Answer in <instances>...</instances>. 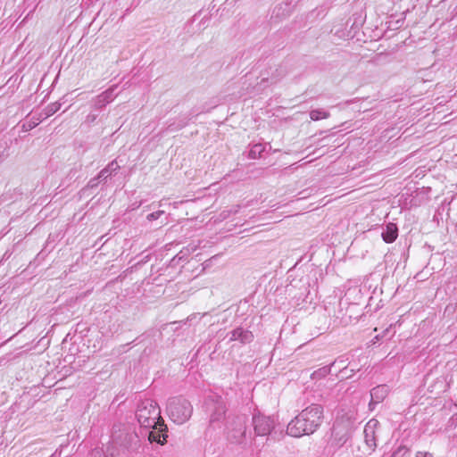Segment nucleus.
Listing matches in <instances>:
<instances>
[{"label":"nucleus","mask_w":457,"mask_h":457,"mask_svg":"<svg viewBox=\"0 0 457 457\" xmlns=\"http://www.w3.org/2000/svg\"><path fill=\"white\" fill-rule=\"evenodd\" d=\"M174 125H175L174 123H170V124L169 125V128L173 127Z\"/></svg>","instance_id":"nucleus-28"},{"label":"nucleus","mask_w":457,"mask_h":457,"mask_svg":"<svg viewBox=\"0 0 457 457\" xmlns=\"http://www.w3.org/2000/svg\"><path fill=\"white\" fill-rule=\"evenodd\" d=\"M409 453V450L404 446H400L395 451L391 457H403Z\"/></svg>","instance_id":"nucleus-19"},{"label":"nucleus","mask_w":457,"mask_h":457,"mask_svg":"<svg viewBox=\"0 0 457 457\" xmlns=\"http://www.w3.org/2000/svg\"><path fill=\"white\" fill-rule=\"evenodd\" d=\"M119 169L120 166L118 165L117 162L112 161L99 172V178H102V179H106L113 172H116Z\"/></svg>","instance_id":"nucleus-14"},{"label":"nucleus","mask_w":457,"mask_h":457,"mask_svg":"<svg viewBox=\"0 0 457 457\" xmlns=\"http://www.w3.org/2000/svg\"><path fill=\"white\" fill-rule=\"evenodd\" d=\"M382 238L387 243H393L398 237V228L395 223L386 224V228L382 231Z\"/></svg>","instance_id":"nucleus-13"},{"label":"nucleus","mask_w":457,"mask_h":457,"mask_svg":"<svg viewBox=\"0 0 457 457\" xmlns=\"http://www.w3.org/2000/svg\"><path fill=\"white\" fill-rule=\"evenodd\" d=\"M136 418L140 427L145 428H156V426L163 421L158 403L152 399H145L138 403Z\"/></svg>","instance_id":"nucleus-2"},{"label":"nucleus","mask_w":457,"mask_h":457,"mask_svg":"<svg viewBox=\"0 0 457 457\" xmlns=\"http://www.w3.org/2000/svg\"><path fill=\"white\" fill-rule=\"evenodd\" d=\"M253 425L255 435L264 436L271 433L276 423L272 417L258 413L253 416Z\"/></svg>","instance_id":"nucleus-6"},{"label":"nucleus","mask_w":457,"mask_h":457,"mask_svg":"<svg viewBox=\"0 0 457 457\" xmlns=\"http://www.w3.org/2000/svg\"><path fill=\"white\" fill-rule=\"evenodd\" d=\"M90 457H106L104 453L100 449H94L90 453Z\"/></svg>","instance_id":"nucleus-24"},{"label":"nucleus","mask_w":457,"mask_h":457,"mask_svg":"<svg viewBox=\"0 0 457 457\" xmlns=\"http://www.w3.org/2000/svg\"><path fill=\"white\" fill-rule=\"evenodd\" d=\"M350 437V432L345 427L335 424L332 428V444L337 447L343 446Z\"/></svg>","instance_id":"nucleus-7"},{"label":"nucleus","mask_w":457,"mask_h":457,"mask_svg":"<svg viewBox=\"0 0 457 457\" xmlns=\"http://www.w3.org/2000/svg\"><path fill=\"white\" fill-rule=\"evenodd\" d=\"M61 105L62 104L58 102L50 104L42 111L39 116L41 119L45 120L58 112L61 108Z\"/></svg>","instance_id":"nucleus-15"},{"label":"nucleus","mask_w":457,"mask_h":457,"mask_svg":"<svg viewBox=\"0 0 457 457\" xmlns=\"http://www.w3.org/2000/svg\"><path fill=\"white\" fill-rule=\"evenodd\" d=\"M416 457H433V455L427 452H418Z\"/></svg>","instance_id":"nucleus-26"},{"label":"nucleus","mask_w":457,"mask_h":457,"mask_svg":"<svg viewBox=\"0 0 457 457\" xmlns=\"http://www.w3.org/2000/svg\"><path fill=\"white\" fill-rule=\"evenodd\" d=\"M247 416L229 413L225 423L227 439L232 444H242L246 436Z\"/></svg>","instance_id":"nucleus-4"},{"label":"nucleus","mask_w":457,"mask_h":457,"mask_svg":"<svg viewBox=\"0 0 457 457\" xmlns=\"http://www.w3.org/2000/svg\"><path fill=\"white\" fill-rule=\"evenodd\" d=\"M116 87H117L116 85L112 86V87H109L107 90H105L104 92L98 95L96 97H95L93 99L94 108L102 109L106 104L112 102L114 100V98L116 97V95L114 94Z\"/></svg>","instance_id":"nucleus-9"},{"label":"nucleus","mask_w":457,"mask_h":457,"mask_svg":"<svg viewBox=\"0 0 457 457\" xmlns=\"http://www.w3.org/2000/svg\"><path fill=\"white\" fill-rule=\"evenodd\" d=\"M378 425V420H370L366 426L364 427L363 434H364V441L367 446L373 450L377 446L376 444V431L375 428Z\"/></svg>","instance_id":"nucleus-10"},{"label":"nucleus","mask_w":457,"mask_h":457,"mask_svg":"<svg viewBox=\"0 0 457 457\" xmlns=\"http://www.w3.org/2000/svg\"><path fill=\"white\" fill-rule=\"evenodd\" d=\"M263 151L264 146L262 144H255L249 152V157L253 159L260 157Z\"/></svg>","instance_id":"nucleus-17"},{"label":"nucleus","mask_w":457,"mask_h":457,"mask_svg":"<svg viewBox=\"0 0 457 457\" xmlns=\"http://www.w3.org/2000/svg\"><path fill=\"white\" fill-rule=\"evenodd\" d=\"M387 391V387L385 385H380L372 388L370 391L371 401L370 403V406L382 402L386 396Z\"/></svg>","instance_id":"nucleus-12"},{"label":"nucleus","mask_w":457,"mask_h":457,"mask_svg":"<svg viewBox=\"0 0 457 457\" xmlns=\"http://www.w3.org/2000/svg\"><path fill=\"white\" fill-rule=\"evenodd\" d=\"M328 117H329V112L323 111V110L316 109V110H312L310 112V118L312 120H319L320 119H327Z\"/></svg>","instance_id":"nucleus-16"},{"label":"nucleus","mask_w":457,"mask_h":457,"mask_svg":"<svg viewBox=\"0 0 457 457\" xmlns=\"http://www.w3.org/2000/svg\"><path fill=\"white\" fill-rule=\"evenodd\" d=\"M188 120L189 119L187 116L179 118V122L178 125L175 126L174 129H179L184 128L187 124Z\"/></svg>","instance_id":"nucleus-22"},{"label":"nucleus","mask_w":457,"mask_h":457,"mask_svg":"<svg viewBox=\"0 0 457 457\" xmlns=\"http://www.w3.org/2000/svg\"><path fill=\"white\" fill-rule=\"evenodd\" d=\"M205 411L209 415V425L212 428H221L227 422V404L218 395H210L204 401Z\"/></svg>","instance_id":"nucleus-3"},{"label":"nucleus","mask_w":457,"mask_h":457,"mask_svg":"<svg viewBox=\"0 0 457 457\" xmlns=\"http://www.w3.org/2000/svg\"><path fill=\"white\" fill-rule=\"evenodd\" d=\"M163 213H164L163 211H157V212H152V213L148 214L146 216V219L149 221H153L154 220L159 219L161 217V215H162Z\"/></svg>","instance_id":"nucleus-21"},{"label":"nucleus","mask_w":457,"mask_h":457,"mask_svg":"<svg viewBox=\"0 0 457 457\" xmlns=\"http://www.w3.org/2000/svg\"><path fill=\"white\" fill-rule=\"evenodd\" d=\"M239 210V205H237L235 207H233L232 209L230 210H225L223 211L221 213H220V216L223 218V219H226L228 218L231 213H237Z\"/></svg>","instance_id":"nucleus-20"},{"label":"nucleus","mask_w":457,"mask_h":457,"mask_svg":"<svg viewBox=\"0 0 457 457\" xmlns=\"http://www.w3.org/2000/svg\"><path fill=\"white\" fill-rule=\"evenodd\" d=\"M159 428H153V430L149 431L148 433V441L150 443H157L161 445H163L167 442L168 437V428L164 424V421L158 424Z\"/></svg>","instance_id":"nucleus-8"},{"label":"nucleus","mask_w":457,"mask_h":457,"mask_svg":"<svg viewBox=\"0 0 457 457\" xmlns=\"http://www.w3.org/2000/svg\"><path fill=\"white\" fill-rule=\"evenodd\" d=\"M137 439V436L135 433L127 434L125 442L122 443L126 447L132 445L133 441Z\"/></svg>","instance_id":"nucleus-18"},{"label":"nucleus","mask_w":457,"mask_h":457,"mask_svg":"<svg viewBox=\"0 0 457 457\" xmlns=\"http://www.w3.org/2000/svg\"><path fill=\"white\" fill-rule=\"evenodd\" d=\"M322 420L323 407L319 404H311L288 423L287 432L294 437L313 434L321 425Z\"/></svg>","instance_id":"nucleus-1"},{"label":"nucleus","mask_w":457,"mask_h":457,"mask_svg":"<svg viewBox=\"0 0 457 457\" xmlns=\"http://www.w3.org/2000/svg\"><path fill=\"white\" fill-rule=\"evenodd\" d=\"M229 341H239L242 345L249 344L253 340V334L244 328L238 327L229 333Z\"/></svg>","instance_id":"nucleus-11"},{"label":"nucleus","mask_w":457,"mask_h":457,"mask_svg":"<svg viewBox=\"0 0 457 457\" xmlns=\"http://www.w3.org/2000/svg\"><path fill=\"white\" fill-rule=\"evenodd\" d=\"M100 179H102V178H99V174L97 175V177L91 179L87 184L88 187L93 188L97 187Z\"/></svg>","instance_id":"nucleus-23"},{"label":"nucleus","mask_w":457,"mask_h":457,"mask_svg":"<svg viewBox=\"0 0 457 457\" xmlns=\"http://www.w3.org/2000/svg\"><path fill=\"white\" fill-rule=\"evenodd\" d=\"M42 120L43 119H41V117L39 116V118H37V120L29 121L28 124V129H31L35 128Z\"/></svg>","instance_id":"nucleus-25"},{"label":"nucleus","mask_w":457,"mask_h":457,"mask_svg":"<svg viewBox=\"0 0 457 457\" xmlns=\"http://www.w3.org/2000/svg\"><path fill=\"white\" fill-rule=\"evenodd\" d=\"M167 412L170 419L174 423L181 425L191 418L193 406L191 403L185 398L172 397L168 401Z\"/></svg>","instance_id":"nucleus-5"},{"label":"nucleus","mask_w":457,"mask_h":457,"mask_svg":"<svg viewBox=\"0 0 457 457\" xmlns=\"http://www.w3.org/2000/svg\"><path fill=\"white\" fill-rule=\"evenodd\" d=\"M96 115H91L89 114L87 117V120L88 121H94L96 120Z\"/></svg>","instance_id":"nucleus-27"}]
</instances>
